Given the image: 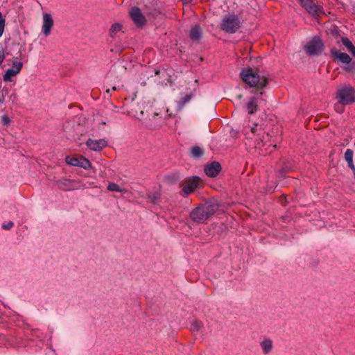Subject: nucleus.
<instances>
[{
  "mask_svg": "<svg viewBox=\"0 0 355 355\" xmlns=\"http://www.w3.org/2000/svg\"><path fill=\"white\" fill-rule=\"evenodd\" d=\"M219 209L215 199H209L200 204L190 212V219L195 223H205Z\"/></svg>",
  "mask_w": 355,
  "mask_h": 355,
  "instance_id": "nucleus-1",
  "label": "nucleus"
},
{
  "mask_svg": "<svg viewBox=\"0 0 355 355\" xmlns=\"http://www.w3.org/2000/svg\"><path fill=\"white\" fill-rule=\"evenodd\" d=\"M242 80L251 87H255L257 90L265 88L268 83V78L261 76L258 71L250 68H243L240 72Z\"/></svg>",
  "mask_w": 355,
  "mask_h": 355,
  "instance_id": "nucleus-2",
  "label": "nucleus"
},
{
  "mask_svg": "<svg viewBox=\"0 0 355 355\" xmlns=\"http://www.w3.org/2000/svg\"><path fill=\"white\" fill-rule=\"evenodd\" d=\"M241 17L234 13H229L224 16L220 24V30L226 33L234 34L241 27Z\"/></svg>",
  "mask_w": 355,
  "mask_h": 355,
  "instance_id": "nucleus-3",
  "label": "nucleus"
},
{
  "mask_svg": "<svg viewBox=\"0 0 355 355\" xmlns=\"http://www.w3.org/2000/svg\"><path fill=\"white\" fill-rule=\"evenodd\" d=\"M336 99L343 105H352L355 103V89L350 85H345L338 88Z\"/></svg>",
  "mask_w": 355,
  "mask_h": 355,
  "instance_id": "nucleus-4",
  "label": "nucleus"
},
{
  "mask_svg": "<svg viewBox=\"0 0 355 355\" xmlns=\"http://www.w3.org/2000/svg\"><path fill=\"white\" fill-rule=\"evenodd\" d=\"M304 49L309 55H319L324 51V45L320 37L315 36L307 42Z\"/></svg>",
  "mask_w": 355,
  "mask_h": 355,
  "instance_id": "nucleus-5",
  "label": "nucleus"
},
{
  "mask_svg": "<svg viewBox=\"0 0 355 355\" xmlns=\"http://www.w3.org/2000/svg\"><path fill=\"white\" fill-rule=\"evenodd\" d=\"M200 179L198 176H192L187 178L183 182L180 184V187H182L180 192V196L182 197H187L198 187Z\"/></svg>",
  "mask_w": 355,
  "mask_h": 355,
  "instance_id": "nucleus-6",
  "label": "nucleus"
},
{
  "mask_svg": "<svg viewBox=\"0 0 355 355\" xmlns=\"http://www.w3.org/2000/svg\"><path fill=\"white\" fill-rule=\"evenodd\" d=\"M301 6L311 16L315 17L324 14L322 6L316 5L313 0H299Z\"/></svg>",
  "mask_w": 355,
  "mask_h": 355,
  "instance_id": "nucleus-7",
  "label": "nucleus"
},
{
  "mask_svg": "<svg viewBox=\"0 0 355 355\" xmlns=\"http://www.w3.org/2000/svg\"><path fill=\"white\" fill-rule=\"evenodd\" d=\"M129 13L130 18L137 27H143L146 24L147 20L138 7H132Z\"/></svg>",
  "mask_w": 355,
  "mask_h": 355,
  "instance_id": "nucleus-8",
  "label": "nucleus"
},
{
  "mask_svg": "<svg viewBox=\"0 0 355 355\" xmlns=\"http://www.w3.org/2000/svg\"><path fill=\"white\" fill-rule=\"evenodd\" d=\"M79 124L75 125L73 123L67 122L64 124L63 129L66 137L69 140H76L78 137V129L80 128Z\"/></svg>",
  "mask_w": 355,
  "mask_h": 355,
  "instance_id": "nucleus-9",
  "label": "nucleus"
},
{
  "mask_svg": "<svg viewBox=\"0 0 355 355\" xmlns=\"http://www.w3.org/2000/svg\"><path fill=\"white\" fill-rule=\"evenodd\" d=\"M221 171V165L218 162H212L205 167V173L209 177L214 178L218 175Z\"/></svg>",
  "mask_w": 355,
  "mask_h": 355,
  "instance_id": "nucleus-10",
  "label": "nucleus"
},
{
  "mask_svg": "<svg viewBox=\"0 0 355 355\" xmlns=\"http://www.w3.org/2000/svg\"><path fill=\"white\" fill-rule=\"evenodd\" d=\"M53 26V19L49 13L43 15L42 33L45 36L51 34V28Z\"/></svg>",
  "mask_w": 355,
  "mask_h": 355,
  "instance_id": "nucleus-11",
  "label": "nucleus"
},
{
  "mask_svg": "<svg viewBox=\"0 0 355 355\" xmlns=\"http://www.w3.org/2000/svg\"><path fill=\"white\" fill-rule=\"evenodd\" d=\"M86 145L92 150L101 151L103 148L107 146V142L105 139L93 140L89 139L86 142Z\"/></svg>",
  "mask_w": 355,
  "mask_h": 355,
  "instance_id": "nucleus-12",
  "label": "nucleus"
},
{
  "mask_svg": "<svg viewBox=\"0 0 355 355\" xmlns=\"http://www.w3.org/2000/svg\"><path fill=\"white\" fill-rule=\"evenodd\" d=\"M331 55L334 60L336 61L338 60L339 62L345 64L351 60V58L348 54L338 51L335 47L331 49Z\"/></svg>",
  "mask_w": 355,
  "mask_h": 355,
  "instance_id": "nucleus-13",
  "label": "nucleus"
},
{
  "mask_svg": "<svg viewBox=\"0 0 355 355\" xmlns=\"http://www.w3.org/2000/svg\"><path fill=\"white\" fill-rule=\"evenodd\" d=\"M202 35V30L200 25L195 24L191 26L189 33V37L193 42H198L201 39Z\"/></svg>",
  "mask_w": 355,
  "mask_h": 355,
  "instance_id": "nucleus-14",
  "label": "nucleus"
},
{
  "mask_svg": "<svg viewBox=\"0 0 355 355\" xmlns=\"http://www.w3.org/2000/svg\"><path fill=\"white\" fill-rule=\"evenodd\" d=\"M204 149L198 146L191 147L189 150V155L195 159H198L201 158L204 155Z\"/></svg>",
  "mask_w": 355,
  "mask_h": 355,
  "instance_id": "nucleus-15",
  "label": "nucleus"
},
{
  "mask_svg": "<svg viewBox=\"0 0 355 355\" xmlns=\"http://www.w3.org/2000/svg\"><path fill=\"white\" fill-rule=\"evenodd\" d=\"M146 196L149 202L155 205L159 204L161 198V193L159 191H155L154 193L148 192Z\"/></svg>",
  "mask_w": 355,
  "mask_h": 355,
  "instance_id": "nucleus-16",
  "label": "nucleus"
},
{
  "mask_svg": "<svg viewBox=\"0 0 355 355\" xmlns=\"http://www.w3.org/2000/svg\"><path fill=\"white\" fill-rule=\"evenodd\" d=\"M260 345L262 348L263 353L265 354L270 353L273 347L272 341L270 338L263 340L261 342Z\"/></svg>",
  "mask_w": 355,
  "mask_h": 355,
  "instance_id": "nucleus-17",
  "label": "nucleus"
},
{
  "mask_svg": "<svg viewBox=\"0 0 355 355\" xmlns=\"http://www.w3.org/2000/svg\"><path fill=\"white\" fill-rule=\"evenodd\" d=\"M257 97H252L250 101L246 105V109L248 114H252L257 112V105L256 104Z\"/></svg>",
  "mask_w": 355,
  "mask_h": 355,
  "instance_id": "nucleus-18",
  "label": "nucleus"
},
{
  "mask_svg": "<svg viewBox=\"0 0 355 355\" xmlns=\"http://www.w3.org/2000/svg\"><path fill=\"white\" fill-rule=\"evenodd\" d=\"M327 33L331 35L337 42V40H340V31L336 26H331L327 31Z\"/></svg>",
  "mask_w": 355,
  "mask_h": 355,
  "instance_id": "nucleus-19",
  "label": "nucleus"
},
{
  "mask_svg": "<svg viewBox=\"0 0 355 355\" xmlns=\"http://www.w3.org/2000/svg\"><path fill=\"white\" fill-rule=\"evenodd\" d=\"M193 97V93H190L189 94H186L184 96L182 97L178 102L177 106L179 110L183 108V107L188 103Z\"/></svg>",
  "mask_w": 355,
  "mask_h": 355,
  "instance_id": "nucleus-20",
  "label": "nucleus"
},
{
  "mask_svg": "<svg viewBox=\"0 0 355 355\" xmlns=\"http://www.w3.org/2000/svg\"><path fill=\"white\" fill-rule=\"evenodd\" d=\"M71 181L67 179H61L58 180V187L65 191L71 190V188L70 187Z\"/></svg>",
  "mask_w": 355,
  "mask_h": 355,
  "instance_id": "nucleus-21",
  "label": "nucleus"
},
{
  "mask_svg": "<svg viewBox=\"0 0 355 355\" xmlns=\"http://www.w3.org/2000/svg\"><path fill=\"white\" fill-rule=\"evenodd\" d=\"M292 166L289 163H284V166L279 170L278 176L283 178L286 173L291 171Z\"/></svg>",
  "mask_w": 355,
  "mask_h": 355,
  "instance_id": "nucleus-22",
  "label": "nucleus"
},
{
  "mask_svg": "<svg viewBox=\"0 0 355 355\" xmlns=\"http://www.w3.org/2000/svg\"><path fill=\"white\" fill-rule=\"evenodd\" d=\"M19 72L15 70L14 69H8L6 73L3 76V80L5 82H8L11 80V77L16 76Z\"/></svg>",
  "mask_w": 355,
  "mask_h": 355,
  "instance_id": "nucleus-23",
  "label": "nucleus"
},
{
  "mask_svg": "<svg viewBox=\"0 0 355 355\" xmlns=\"http://www.w3.org/2000/svg\"><path fill=\"white\" fill-rule=\"evenodd\" d=\"M121 28H122V25L121 24L116 23V24H112L110 29V35L112 37H114L118 32L121 31Z\"/></svg>",
  "mask_w": 355,
  "mask_h": 355,
  "instance_id": "nucleus-24",
  "label": "nucleus"
},
{
  "mask_svg": "<svg viewBox=\"0 0 355 355\" xmlns=\"http://www.w3.org/2000/svg\"><path fill=\"white\" fill-rule=\"evenodd\" d=\"M342 42L343 44L346 47L347 50L349 51L354 46L352 42L346 37H340V40H337V43Z\"/></svg>",
  "mask_w": 355,
  "mask_h": 355,
  "instance_id": "nucleus-25",
  "label": "nucleus"
},
{
  "mask_svg": "<svg viewBox=\"0 0 355 355\" xmlns=\"http://www.w3.org/2000/svg\"><path fill=\"white\" fill-rule=\"evenodd\" d=\"M79 163H80V164L78 166L83 168L85 169H89L92 167V164H91L90 162L83 157H80Z\"/></svg>",
  "mask_w": 355,
  "mask_h": 355,
  "instance_id": "nucleus-26",
  "label": "nucleus"
},
{
  "mask_svg": "<svg viewBox=\"0 0 355 355\" xmlns=\"http://www.w3.org/2000/svg\"><path fill=\"white\" fill-rule=\"evenodd\" d=\"M66 162L69 165L74 166H78L80 164V163H79L80 157H70L67 156L66 157Z\"/></svg>",
  "mask_w": 355,
  "mask_h": 355,
  "instance_id": "nucleus-27",
  "label": "nucleus"
},
{
  "mask_svg": "<svg viewBox=\"0 0 355 355\" xmlns=\"http://www.w3.org/2000/svg\"><path fill=\"white\" fill-rule=\"evenodd\" d=\"M202 323L201 321L200 320H195L192 322L191 323V330L192 331H199L201 328L202 327Z\"/></svg>",
  "mask_w": 355,
  "mask_h": 355,
  "instance_id": "nucleus-28",
  "label": "nucleus"
},
{
  "mask_svg": "<svg viewBox=\"0 0 355 355\" xmlns=\"http://www.w3.org/2000/svg\"><path fill=\"white\" fill-rule=\"evenodd\" d=\"M107 189L110 191L121 192L122 189L114 182H110L107 186Z\"/></svg>",
  "mask_w": 355,
  "mask_h": 355,
  "instance_id": "nucleus-29",
  "label": "nucleus"
},
{
  "mask_svg": "<svg viewBox=\"0 0 355 355\" xmlns=\"http://www.w3.org/2000/svg\"><path fill=\"white\" fill-rule=\"evenodd\" d=\"M8 52L5 51V49L1 43H0V66L2 65L5 58L7 55H8Z\"/></svg>",
  "mask_w": 355,
  "mask_h": 355,
  "instance_id": "nucleus-30",
  "label": "nucleus"
},
{
  "mask_svg": "<svg viewBox=\"0 0 355 355\" xmlns=\"http://www.w3.org/2000/svg\"><path fill=\"white\" fill-rule=\"evenodd\" d=\"M344 69L349 72H354L355 71V60H352L351 59L350 62L347 63Z\"/></svg>",
  "mask_w": 355,
  "mask_h": 355,
  "instance_id": "nucleus-31",
  "label": "nucleus"
},
{
  "mask_svg": "<svg viewBox=\"0 0 355 355\" xmlns=\"http://www.w3.org/2000/svg\"><path fill=\"white\" fill-rule=\"evenodd\" d=\"M347 105H343L340 103L338 101L337 103L334 105V110L338 114H342L345 111V106Z\"/></svg>",
  "mask_w": 355,
  "mask_h": 355,
  "instance_id": "nucleus-32",
  "label": "nucleus"
},
{
  "mask_svg": "<svg viewBox=\"0 0 355 355\" xmlns=\"http://www.w3.org/2000/svg\"><path fill=\"white\" fill-rule=\"evenodd\" d=\"M6 26V19L3 17L2 13L0 12V37L2 36Z\"/></svg>",
  "mask_w": 355,
  "mask_h": 355,
  "instance_id": "nucleus-33",
  "label": "nucleus"
},
{
  "mask_svg": "<svg viewBox=\"0 0 355 355\" xmlns=\"http://www.w3.org/2000/svg\"><path fill=\"white\" fill-rule=\"evenodd\" d=\"M23 64L21 62L18 61H13L12 62V67L11 69H14L15 70L17 71V72L19 73L21 71V69L22 68Z\"/></svg>",
  "mask_w": 355,
  "mask_h": 355,
  "instance_id": "nucleus-34",
  "label": "nucleus"
},
{
  "mask_svg": "<svg viewBox=\"0 0 355 355\" xmlns=\"http://www.w3.org/2000/svg\"><path fill=\"white\" fill-rule=\"evenodd\" d=\"M1 123L3 125H8L10 123V119L7 115L1 116Z\"/></svg>",
  "mask_w": 355,
  "mask_h": 355,
  "instance_id": "nucleus-35",
  "label": "nucleus"
},
{
  "mask_svg": "<svg viewBox=\"0 0 355 355\" xmlns=\"http://www.w3.org/2000/svg\"><path fill=\"white\" fill-rule=\"evenodd\" d=\"M14 224L12 221H9L8 223L6 224H3L2 225V228L3 230H10L12 227H13Z\"/></svg>",
  "mask_w": 355,
  "mask_h": 355,
  "instance_id": "nucleus-36",
  "label": "nucleus"
},
{
  "mask_svg": "<svg viewBox=\"0 0 355 355\" xmlns=\"http://www.w3.org/2000/svg\"><path fill=\"white\" fill-rule=\"evenodd\" d=\"M263 143V140L260 139L257 144H255V148H261V144Z\"/></svg>",
  "mask_w": 355,
  "mask_h": 355,
  "instance_id": "nucleus-37",
  "label": "nucleus"
},
{
  "mask_svg": "<svg viewBox=\"0 0 355 355\" xmlns=\"http://www.w3.org/2000/svg\"><path fill=\"white\" fill-rule=\"evenodd\" d=\"M349 53H351V54L355 57V46H352V49H350L349 51H348Z\"/></svg>",
  "mask_w": 355,
  "mask_h": 355,
  "instance_id": "nucleus-38",
  "label": "nucleus"
},
{
  "mask_svg": "<svg viewBox=\"0 0 355 355\" xmlns=\"http://www.w3.org/2000/svg\"><path fill=\"white\" fill-rule=\"evenodd\" d=\"M184 4L190 3L193 1V0H182Z\"/></svg>",
  "mask_w": 355,
  "mask_h": 355,
  "instance_id": "nucleus-39",
  "label": "nucleus"
},
{
  "mask_svg": "<svg viewBox=\"0 0 355 355\" xmlns=\"http://www.w3.org/2000/svg\"><path fill=\"white\" fill-rule=\"evenodd\" d=\"M159 73H160V71H159V69H156L155 70V75H158V74H159Z\"/></svg>",
  "mask_w": 355,
  "mask_h": 355,
  "instance_id": "nucleus-40",
  "label": "nucleus"
},
{
  "mask_svg": "<svg viewBox=\"0 0 355 355\" xmlns=\"http://www.w3.org/2000/svg\"><path fill=\"white\" fill-rule=\"evenodd\" d=\"M263 94V92H260L257 94V96H261Z\"/></svg>",
  "mask_w": 355,
  "mask_h": 355,
  "instance_id": "nucleus-41",
  "label": "nucleus"
},
{
  "mask_svg": "<svg viewBox=\"0 0 355 355\" xmlns=\"http://www.w3.org/2000/svg\"><path fill=\"white\" fill-rule=\"evenodd\" d=\"M3 101V96H0V103H2Z\"/></svg>",
  "mask_w": 355,
  "mask_h": 355,
  "instance_id": "nucleus-42",
  "label": "nucleus"
},
{
  "mask_svg": "<svg viewBox=\"0 0 355 355\" xmlns=\"http://www.w3.org/2000/svg\"><path fill=\"white\" fill-rule=\"evenodd\" d=\"M252 132L253 133H254V132H255V128H252Z\"/></svg>",
  "mask_w": 355,
  "mask_h": 355,
  "instance_id": "nucleus-43",
  "label": "nucleus"
},
{
  "mask_svg": "<svg viewBox=\"0 0 355 355\" xmlns=\"http://www.w3.org/2000/svg\"><path fill=\"white\" fill-rule=\"evenodd\" d=\"M112 89L116 90V87H113Z\"/></svg>",
  "mask_w": 355,
  "mask_h": 355,
  "instance_id": "nucleus-44",
  "label": "nucleus"
}]
</instances>
